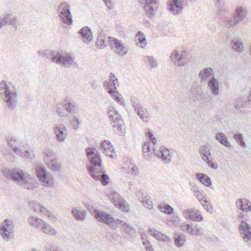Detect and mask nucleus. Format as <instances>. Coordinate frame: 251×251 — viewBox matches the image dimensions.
<instances>
[{"label":"nucleus","instance_id":"nucleus-46","mask_svg":"<svg viewBox=\"0 0 251 251\" xmlns=\"http://www.w3.org/2000/svg\"><path fill=\"white\" fill-rule=\"evenodd\" d=\"M143 152L144 157L148 160L151 158L150 152H151V145L149 142H145L143 145Z\"/></svg>","mask_w":251,"mask_h":251},{"label":"nucleus","instance_id":"nucleus-20","mask_svg":"<svg viewBox=\"0 0 251 251\" xmlns=\"http://www.w3.org/2000/svg\"><path fill=\"white\" fill-rule=\"evenodd\" d=\"M183 215L186 219L194 221L201 222L203 220L202 216L199 211L191 209L183 210Z\"/></svg>","mask_w":251,"mask_h":251},{"label":"nucleus","instance_id":"nucleus-3","mask_svg":"<svg viewBox=\"0 0 251 251\" xmlns=\"http://www.w3.org/2000/svg\"><path fill=\"white\" fill-rule=\"evenodd\" d=\"M56 111L60 117H66L68 113L76 114L79 110V106L74 100L65 99L62 102L56 105Z\"/></svg>","mask_w":251,"mask_h":251},{"label":"nucleus","instance_id":"nucleus-17","mask_svg":"<svg viewBox=\"0 0 251 251\" xmlns=\"http://www.w3.org/2000/svg\"><path fill=\"white\" fill-rule=\"evenodd\" d=\"M56 140L59 142H64L67 137V128L62 125H57L53 128Z\"/></svg>","mask_w":251,"mask_h":251},{"label":"nucleus","instance_id":"nucleus-64","mask_svg":"<svg viewBox=\"0 0 251 251\" xmlns=\"http://www.w3.org/2000/svg\"><path fill=\"white\" fill-rule=\"evenodd\" d=\"M16 140L14 138H11L9 139L7 141V143L8 144L9 146L11 148L14 147L16 145Z\"/></svg>","mask_w":251,"mask_h":251},{"label":"nucleus","instance_id":"nucleus-42","mask_svg":"<svg viewBox=\"0 0 251 251\" xmlns=\"http://www.w3.org/2000/svg\"><path fill=\"white\" fill-rule=\"evenodd\" d=\"M186 241V238L184 234H176L174 236V242L177 247H180L184 245Z\"/></svg>","mask_w":251,"mask_h":251},{"label":"nucleus","instance_id":"nucleus-53","mask_svg":"<svg viewBox=\"0 0 251 251\" xmlns=\"http://www.w3.org/2000/svg\"><path fill=\"white\" fill-rule=\"evenodd\" d=\"M192 225L185 223H182L180 226L181 229L186 233H188L191 235V230H193Z\"/></svg>","mask_w":251,"mask_h":251},{"label":"nucleus","instance_id":"nucleus-43","mask_svg":"<svg viewBox=\"0 0 251 251\" xmlns=\"http://www.w3.org/2000/svg\"><path fill=\"white\" fill-rule=\"evenodd\" d=\"M136 39L140 44L142 48L146 46L147 44L146 37L144 34L141 31H138L136 35Z\"/></svg>","mask_w":251,"mask_h":251},{"label":"nucleus","instance_id":"nucleus-6","mask_svg":"<svg viewBox=\"0 0 251 251\" xmlns=\"http://www.w3.org/2000/svg\"><path fill=\"white\" fill-rule=\"evenodd\" d=\"M3 174L4 176L9 179L13 180L16 184L20 185L27 174L18 168H14L11 169L6 168L3 170Z\"/></svg>","mask_w":251,"mask_h":251},{"label":"nucleus","instance_id":"nucleus-7","mask_svg":"<svg viewBox=\"0 0 251 251\" xmlns=\"http://www.w3.org/2000/svg\"><path fill=\"white\" fill-rule=\"evenodd\" d=\"M57 12L63 24L67 25L72 24L73 20L71 13V6L68 3L61 2L57 7Z\"/></svg>","mask_w":251,"mask_h":251},{"label":"nucleus","instance_id":"nucleus-14","mask_svg":"<svg viewBox=\"0 0 251 251\" xmlns=\"http://www.w3.org/2000/svg\"><path fill=\"white\" fill-rule=\"evenodd\" d=\"M168 9L174 15L180 14L182 12V1L180 0H170L168 2Z\"/></svg>","mask_w":251,"mask_h":251},{"label":"nucleus","instance_id":"nucleus-41","mask_svg":"<svg viewBox=\"0 0 251 251\" xmlns=\"http://www.w3.org/2000/svg\"><path fill=\"white\" fill-rule=\"evenodd\" d=\"M13 151L18 155L27 158H31V154L28 151H23L20 148L14 147L13 148Z\"/></svg>","mask_w":251,"mask_h":251},{"label":"nucleus","instance_id":"nucleus-2","mask_svg":"<svg viewBox=\"0 0 251 251\" xmlns=\"http://www.w3.org/2000/svg\"><path fill=\"white\" fill-rule=\"evenodd\" d=\"M44 55L52 62L60 65L65 68H69L72 66L75 67L77 65L75 61V57L70 53L63 55L60 52L52 50H46L44 52Z\"/></svg>","mask_w":251,"mask_h":251},{"label":"nucleus","instance_id":"nucleus-60","mask_svg":"<svg viewBox=\"0 0 251 251\" xmlns=\"http://www.w3.org/2000/svg\"><path fill=\"white\" fill-rule=\"evenodd\" d=\"M119 237V234L117 233H110L109 240L111 242L117 241Z\"/></svg>","mask_w":251,"mask_h":251},{"label":"nucleus","instance_id":"nucleus-4","mask_svg":"<svg viewBox=\"0 0 251 251\" xmlns=\"http://www.w3.org/2000/svg\"><path fill=\"white\" fill-rule=\"evenodd\" d=\"M108 111V117L109 120L114 124L113 127L117 129L116 133L120 136H124L125 133L124 121L121 119V115L114 108Z\"/></svg>","mask_w":251,"mask_h":251},{"label":"nucleus","instance_id":"nucleus-18","mask_svg":"<svg viewBox=\"0 0 251 251\" xmlns=\"http://www.w3.org/2000/svg\"><path fill=\"white\" fill-rule=\"evenodd\" d=\"M20 186L28 190H34L38 187V183L30 175L27 174Z\"/></svg>","mask_w":251,"mask_h":251},{"label":"nucleus","instance_id":"nucleus-13","mask_svg":"<svg viewBox=\"0 0 251 251\" xmlns=\"http://www.w3.org/2000/svg\"><path fill=\"white\" fill-rule=\"evenodd\" d=\"M159 4V0H146L144 8L146 15L150 19L154 17Z\"/></svg>","mask_w":251,"mask_h":251},{"label":"nucleus","instance_id":"nucleus-1","mask_svg":"<svg viewBox=\"0 0 251 251\" xmlns=\"http://www.w3.org/2000/svg\"><path fill=\"white\" fill-rule=\"evenodd\" d=\"M85 151L90 163L86 165L89 174L93 179L100 180L103 185H107L109 182V178L104 173V169L101 166L102 161L100 153L94 147H87Z\"/></svg>","mask_w":251,"mask_h":251},{"label":"nucleus","instance_id":"nucleus-32","mask_svg":"<svg viewBox=\"0 0 251 251\" xmlns=\"http://www.w3.org/2000/svg\"><path fill=\"white\" fill-rule=\"evenodd\" d=\"M196 176L197 179L204 185L209 187L211 185L210 178L206 174L203 173H197Z\"/></svg>","mask_w":251,"mask_h":251},{"label":"nucleus","instance_id":"nucleus-12","mask_svg":"<svg viewBox=\"0 0 251 251\" xmlns=\"http://www.w3.org/2000/svg\"><path fill=\"white\" fill-rule=\"evenodd\" d=\"M109 197L116 207L123 211L127 212L128 211L129 207L127 203L117 192L111 191L109 195Z\"/></svg>","mask_w":251,"mask_h":251},{"label":"nucleus","instance_id":"nucleus-57","mask_svg":"<svg viewBox=\"0 0 251 251\" xmlns=\"http://www.w3.org/2000/svg\"><path fill=\"white\" fill-rule=\"evenodd\" d=\"M150 65L151 67L155 68L157 66V62L155 59L152 56H147Z\"/></svg>","mask_w":251,"mask_h":251},{"label":"nucleus","instance_id":"nucleus-10","mask_svg":"<svg viewBox=\"0 0 251 251\" xmlns=\"http://www.w3.org/2000/svg\"><path fill=\"white\" fill-rule=\"evenodd\" d=\"M95 217L98 221L107 225L114 229H117L116 220L111 215L98 210L95 211Z\"/></svg>","mask_w":251,"mask_h":251},{"label":"nucleus","instance_id":"nucleus-44","mask_svg":"<svg viewBox=\"0 0 251 251\" xmlns=\"http://www.w3.org/2000/svg\"><path fill=\"white\" fill-rule=\"evenodd\" d=\"M44 154L45 155L44 158L46 162L48 161L50 159L57 157L56 152L51 149H46Z\"/></svg>","mask_w":251,"mask_h":251},{"label":"nucleus","instance_id":"nucleus-35","mask_svg":"<svg viewBox=\"0 0 251 251\" xmlns=\"http://www.w3.org/2000/svg\"><path fill=\"white\" fill-rule=\"evenodd\" d=\"M223 22L224 26L228 28L234 27L235 26L240 24L234 15L231 17L225 18Z\"/></svg>","mask_w":251,"mask_h":251},{"label":"nucleus","instance_id":"nucleus-11","mask_svg":"<svg viewBox=\"0 0 251 251\" xmlns=\"http://www.w3.org/2000/svg\"><path fill=\"white\" fill-rule=\"evenodd\" d=\"M14 232L13 222L9 219H5L0 225V232L2 238L6 241L10 240V236Z\"/></svg>","mask_w":251,"mask_h":251},{"label":"nucleus","instance_id":"nucleus-56","mask_svg":"<svg viewBox=\"0 0 251 251\" xmlns=\"http://www.w3.org/2000/svg\"><path fill=\"white\" fill-rule=\"evenodd\" d=\"M201 203L206 211H210L212 210L211 205L207 200L202 201Z\"/></svg>","mask_w":251,"mask_h":251},{"label":"nucleus","instance_id":"nucleus-63","mask_svg":"<svg viewBox=\"0 0 251 251\" xmlns=\"http://www.w3.org/2000/svg\"><path fill=\"white\" fill-rule=\"evenodd\" d=\"M113 98L117 102L119 103L121 105H122L123 106H125V102L122 98L119 97L118 96H116L115 95Z\"/></svg>","mask_w":251,"mask_h":251},{"label":"nucleus","instance_id":"nucleus-34","mask_svg":"<svg viewBox=\"0 0 251 251\" xmlns=\"http://www.w3.org/2000/svg\"><path fill=\"white\" fill-rule=\"evenodd\" d=\"M230 45L232 49L237 52H242L244 50V44L239 39H233L231 40Z\"/></svg>","mask_w":251,"mask_h":251},{"label":"nucleus","instance_id":"nucleus-23","mask_svg":"<svg viewBox=\"0 0 251 251\" xmlns=\"http://www.w3.org/2000/svg\"><path fill=\"white\" fill-rule=\"evenodd\" d=\"M78 33L81 35L82 41L85 43L89 44L93 39L92 32L88 26L82 27L79 30Z\"/></svg>","mask_w":251,"mask_h":251},{"label":"nucleus","instance_id":"nucleus-55","mask_svg":"<svg viewBox=\"0 0 251 251\" xmlns=\"http://www.w3.org/2000/svg\"><path fill=\"white\" fill-rule=\"evenodd\" d=\"M45 251H64L60 247L54 245L50 244L46 247Z\"/></svg>","mask_w":251,"mask_h":251},{"label":"nucleus","instance_id":"nucleus-26","mask_svg":"<svg viewBox=\"0 0 251 251\" xmlns=\"http://www.w3.org/2000/svg\"><path fill=\"white\" fill-rule=\"evenodd\" d=\"M212 76H214L213 70L211 68H205L201 70L199 74V77L201 82L207 81Z\"/></svg>","mask_w":251,"mask_h":251},{"label":"nucleus","instance_id":"nucleus-28","mask_svg":"<svg viewBox=\"0 0 251 251\" xmlns=\"http://www.w3.org/2000/svg\"><path fill=\"white\" fill-rule=\"evenodd\" d=\"M117 224H121L124 232L129 236H132L133 234L136 232V230L134 228L130 226L128 223L125 222L123 221L118 219H116V225Z\"/></svg>","mask_w":251,"mask_h":251},{"label":"nucleus","instance_id":"nucleus-24","mask_svg":"<svg viewBox=\"0 0 251 251\" xmlns=\"http://www.w3.org/2000/svg\"><path fill=\"white\" fill-rule=\"evenodd\" d=\"M137 197L145 207L149 209H152V201L149 196L144 193L139 192Z\"/></svg>","mask_w":251,"mask_h":251},{"label":"nucleus","instance_id":"nucleus-38","mask_svg":"<svg viewBox=\"0 0 251 251\" xmlns=\"http://www.w3.org/2000/svg\"><path fill=\"white\" fill-rule=\"evenodd\" d=\"M215 138L219 142L224 146L226 147H229L230 146V144L224 133L218 132L216 134Z\"/></svg>","mask_w":251,"mask_h":251},{"label":"nucleus","instance_id":"nucleus-9","mask_svg":"<svg viewBox=\"0 0 251 251\" xmlns=\"http://www.w3.org/2000/svg\"><path fill=\"white\" fill-rule=\"evenodd\" d=\"M0 88L4 90L5 93V101L7 103V107L11 110H13L16 105V102L14 100V99L16 98L17 94L16 93L11 92L4 80L1 81L0 83Z\"/></svg>","mask_w":251,"mask_h":251},{"label":"nucleus","instance_id":"nucleus-27","mask_svg":"<svg viewBox=\"0 0 251 251\" xmlns=\"http://www.w3.org/2000/svg\"><path fill=\"white\" fill-rule=\"evenodd\" d=\"M238 208L247 212L251 211V202L246 199H240L236 202Z\"/></svg>","mask_w":251,"mask_h":251},{"label":"nucleus","instance_id":"nucleus-47","mask_svg":"<svg viewBox=\"0 0 251 251\" xmlns=\"http://www.w3.org/2000/svg\"><path fill=\"white\" fill-rule=\"evenodd\" d=\"M103 86L105 89L107 90L108 93L111 95L112 97L115 96L116 93L115 89H113L111 82L104 81L103 83Z\"/></svg>","mask_w":251,"mask_h":251},{"label":"nucleus","instance_id":"nucleus-39","mask_svg":"<svg viewBox=\"0 0 251 251\" xmlns=\"http://www.w3.org/2000/svg\"><path fill=\"white\" fill-rule=\"evenodd\" d=\"M41 230L44 233L51 236L55 235L57 233L55 229L46 222L44 223Z\"/></svg>","mask_w":251,"mask_h":251},{"label":"nucleus","instance_id":"nucleus-30","mask_svg":"<svg viewBox=\"0 0 251 251\" xmlns=\"http://www.w3.org/2000/svg\"><path fill=\"white\" fill-rule=\"evenodd\" d=\"M148 233L158 241L167 242L170 240L167 236L157 231L155 228H149Z\"/></svg>","mask_w":251,"mask_h":251},{"label":"nucleus","instance_id":"nucleus-54","mask_svg":"<svg viewBox=\"0 0 251 251\" xmlns=\"http://www.w3.org/2000/svg\"><path fill=\"white\" fill-rule=\"evenodd\" d=\"M193 191L194 196L197 198V199L201 202L203 201V196L201 193L199 191L198 187L193 186V189H192Z\"/></svg>","mask_w":251,"mask_h":251},{"label":"nucleus","instance_id":"nucleus-5","mask_svg":"<svg viewBox=\"0 0 251 251\" xmlns=\"http://www.w3.org/2000/svg\"><path fill=\"white\" fill-rule=\"evenodd\" d=\"M108 39L110 48L117 55L124 56L128 53V46H126L122 40L111 36H109Z\"/></svg>","mask_w":251,"mask_h":251},{"label":"nucleus","instance_id":"nucleus-8","mask_svg":"<svg viewBox=\"0 0 251 251\" xmlns=\"http://www.w3.org/2000/svg\"><path fill=\"white\" fill-rule=\"evenodd\" d=\"M170 57L172 63L178 67L185 66L189 61L188 54L185 51H179L175 50L171 53Z\"/></svg>","mask_w":251,"mask_h":251},{"label":"nucleus","instance_id":"nucleus-15","mask_svg":"<svg viewBox=\"0 0 251 251\" xmlns=\"http://www.w3.org/2000/svg\"><path fill=\"white\" fill-rule=\"evenodd\" d=\"M152 150L154 154L160 158L165 163L168 164L171 161L172 155L168 149L161 146L160 147L159 151H157L154 148H153Z\"/></svg>","mask_w":251,"mask_h":251},{"label":"nucleus","instance_id":"nucleus-50","mask_svg":"<svg viewBox=\"0 0 251 251\" xmlns=\"http://www.w3.org/2000/svg\"><path fill=\"white\" fill-rule=\"evenodd\" d=\"M158 207L162 212L166 214L171 215L174 213V208L169 204H166L163 206L159 205Z\"/></svg>","mask_w":251,"mask_h":251},{"label":"nucleus","instance_id":"nucleus-29","mask_svg":"<svg viewBox=\"0 0 251 251\" xmlns=\"http://www.w3.org/2000/svg\"><path fill=\"white\" fill-rule=\"evenodd\" d=\"M135 113L145 123H149L151 119V116L149 114V110L146 107L142 106L136 111Z\"/></svg>","mask_w":251,"mask_h":251},{"label":"nucleus","instance_id":"nucleus-36","mask_svg":"<svg viewBox=\"0 0 251 251\" xmlns=\"http://www.w3.org/2000/svg\"><path fill=\"white\" fill-rule=\"evenodd\" d=\"M29 224L33 227L42 229L44 222L36 217H31L28 219Z\"/></svg>","mask_w":251,"mask_h":251},{"label":"nucleus","instance_id":"nucleus-21","mask_svg":"<svg viewBox=\"0 0 251 251\" xmlns=\"http://www.w3.org/2000/svg\"><path fill=\"white\" fill-rule=\"evenodd\" d=\"M18 20V17L12 14H6L2 18H0V23L2 24V27L4 25H12L17 29Z\"/></svg>","mask_w":251,"mask_h":251},{"label":"nucleus","instance_id":"nucleus-16","mask_svg":"<svg viewBox=\"0 0 251 251\" xmlns=\"http://www.w3.org/2000/svg\"><path fill=\"white\" fill-rule=\"evenodd\" d=\"M240 232L243 239L246 242L251 241V227L246 222H242L239 226ZM251 246V243L249 244Z\"/></svg>","mask_w":251,"mask_h":251},{"label":"nucleus","instance_id":"nucleus-37","mask_svg":"<svg viewBox=\"0 0 251 251\" xmlns=\"http://www.w3.org/2000/svg\"><path fill=\"white\" fill-rule=\"evenodd\" d=\"M202 94L200 93L196 88H191L188 93V97L189 100L193 101H197L199 100V96Z\"/></svg>","mask_w":251,"mask_h":251},{"label":"nucleus","instance_id":"nucleus-40","mask_svg":"<svg viewBox=\"0 0 251 251\" xmlns=\"http://www.w3.org/2000/svg\"><path fill=\"white\" fill-rule=\"evenodd\" d=\"M72 214L76 220L79 221H84L86 216V212L85 211H80L76 208H73L72 210Z\"/></svg>","mask_w":251,"mask_h":251},{"label":"nucleus","instance_id":"nucleus-48","mask_svg":"<svg viewBox=\"0 0 251 251\" xmlns=\"http://www.w3.org/2000/svg\"><path fill=\"white\" fill-rule=\"evenodd\" d=\"M246 100L245 98L243 97H239L236 99L234 106L237 109H239L242 107H244L246 106Z\"/></svg>","mask_w":251,"mask_h":251},{"label":"nucleus","instance_id":"nucleus-45","mask_svg":"<svg viewBox=\"0 0 251 251\" xmlns=\"http://www.w3.org/2000/svg\"><path fill=\"white\" fill-rule=\"evenodd\" d=\"M29 205L33 208L34 211L36 213L39 210L41 213L45 214L47 213V211H48L44 206H41L39 203H36L34 202H30Z\"/></svg>","mask_w":251,"mask_h":251},{"label":"nucleus","instance_id":"nucleus-61","mask_svg":"<svg viewBox=\"0 0 251 251\" xmlns=\"http://www.w3.org/2000/svg\"><path fill=\"white\" fill-rule=\"evenodd\" d=\"M105 41L103 39H99L97 41V45L100 49H103L105 47Z\"/></svg>","mask_w":251,"mask_h":251},{"label":"nucleus","instance_id":"nucleus-31","mask_svg":"<svg viewBox=\"0 0 251 251\" xmlns=\"http://www.w3.org/2000/svg\"><path fill=\"white\" fill-rule=\"evenodd\" d=\"M199 152L201 156L202 159L206 162L209 160V158L211 155L210 149L207 146H202L200 147Z\"/></svg>","mask_w":251,"mask_h":251},{"label":"nucleus","instance_id":"nucleus-52","mask_svg":"<svg viewBox=\"0 0 251 251\" xmlns=\"http://www.w3.org/2000/svg\"><path fill=\"white\" fill-rule=\"evenodd\" d=\"M100 146L102 149L104 150V151H106L107 150L110 151L113 150V149H112V146L108 140H104L101 142Z\"/></svg>","mask_w":251,"mask_h":251},{"label":"nucleus","instance_id":"nucleus-62","mask_svg":"<svg viewBox=\"0 0 251 251\" xmlns=\"http://www.w3.org/2000/svg\"><path fill=\"white\" fill-rule=\"evenodd\" d=\"M147 136L152 141L153 145H155L156 143V138L153 136V134L150 130L147 132Z\"/></svg>","mask_w":251,"mask_h":251},{"label":"nucleus","instance_id":"nucleus-25","mask_svg":"<svg viewBox=\"0 0 251 251\" xmlns=\"http://www.w3.org/2000/svg\"><path fill=\"white\" fill-rule=\"evenodd\" d=\"M233 15L240 23L245 19L248 15V11L247 8L244 7L237 6Z\"/></svg>","mask_w":251,"mask_h":251},{"label":"nucleus","instance_id":"nucleus-51","mask_svg":"<svg viewBox=\"0 0 251 251\" xmlns=\"http://www.w3.org/2000/svg\"><path fill=\"white\" fill-rule=\"evenodd\" d=\"M130 101L132 104V106L134 109L135 112L137 111L139 109L141 108L142 106H141L139 100L134 97L131 98Z\"/></svg>","mask_w":251,"mask_h":251},{"label":"nucleus","instance_id":"nucleus-19","mask_svg":"<svg viewBox=\"0 0 251 251\" xmlns=\"http://www.w3.org/2000/svg\"><path fill=\"white\" fill-rule=\"evenodd\" d=\"M37 175L39 180L43 183L44 186L51 187L52 182L48 180L47 171L45 167H39L37 169Z\"/></svg>","mask_w":251,"mask_h":251},{"label":"nucleus","instance_id":"nucleus-59","mask_svg":"<svg viewBox=\"0 0 251 251\" xmlns=\"http://www.w3.org/2000/svg\"><path fill=\"white\" fill-rule=\"evenodd\" d=\"M128 173L136 176L138 174V170L134 164H131V169L129 170Z\"/></svg>","mask_w":251,"mask_h":251},{"label":"nucleus","instance_id":"nucleus-49","mask_svg":"<svg viewBox=\"0 0 251 251\" xmlns=\"http://www.w3.org/2000/svg\"><path fill=\"white\" fill-rule=\"evenodd\" d=\"M233 138L237 144L242 147H245L246 144L244 140L242 134L241 133H235L233 135Z\"/></svg>","mask_w":251,"mask_h":251},{"label":"nucleus","instance_id":"nucleus-33","mask_svg":"<svg viewBox=\"0 0 251 251\" xmlns=\"http://www.w3.org/2000/svg\"><path fill=\"white\" fill-rule=\"evenodd\" d=\"M47 164L48 168L53 171H59L61 167V165L58 162L57 157L50 159L47 162Z\"/></svg>","mask_w":251,"mask_h":251},{"label":"nucleus","instance_id":"nucleus-58","mask_svg":"<svg viewBox=\"0 0 251 251\" xmlns=\"http://www.w3.org/2000/svg\"><path fill=\"white\" fill-rule=\"evenodd\" d=\"M202 234H203L202 228L201 227L197 228L196 227L193 228V230H191V235H199Z\"/></svg>","mask_w":251,"mask_h":251},{"label":"nucleus","instance_id":"nucleus-22","mask_svg":"<svg viewBox=\"0 0 251 251\" xmlns=\"http://www.w3.org/2000/svg\"><path fill=\"white\" fill-rule=\"evenodd\" d=\"M207 86L211 94L214 96H218L220 94V83L219 81L212 76L208 80Z\"/></svg>","mask_w":251,"mask_h":251}]
</instances>
